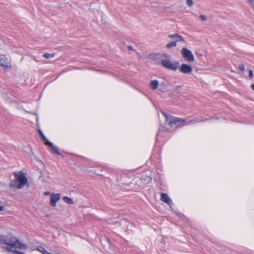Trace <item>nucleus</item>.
Here are the masks:
<instances>
[{
	"mask_svg": "<svg viewBox=\"0 0 254 254\" xmlns=\"http://www.w3.org/2000/svg\"><path fill=\"white\" fill-rule=\"evenodd\" d=\"M177 45V43L176 42L174 41H171V42H169L167 43L166 45V47L167 48L170 49L173 47H175Z\"/></svg>",
	"mask_w": 254,
	"mask_h": 254,
	"instance_id": "17",
	"label": "nucleus"
},
{
	"mask_svg": "<svg viewBox=\"0 0 254 254\" xmlns=\"http://www.w3.org/2000/svg\"><path fill=\"white\" fill-rule=\"evenodd\" d=\"M163 57L167 58V57H170V56H169V55H168V54H163Z\"/></svg>",
	"mask_w": 254,
	"mask_h": 254,
	"instance_id": "32",
	"label": "nucleus"
},
{
	"mask_svg": "<svg viewBox=\"0 0 254 254\" xmlns=\"http://www.w3.org/2000/svg\"><path fill=\"white\" fill-rule=\"evenodd\" d=\"M4 210V207L3 206H0V211H2Z\"/></svg>",
	"mask_w": 254,
	"mask_h": 254,
	"instance_id": "30",
	"label": "nucleus"
},
{
	"mask_svg": "<svg viewBox=\"0 0 254 254\" xmlns=\"http://www.w3.org/2000/svg\"><path fill=\"white\" fill-rule=\"evenodd\" d=\"M248 1L251 4L253 1L254 0H248Z\"/></svg>",
	"mask_w": 254,
	"mask_h": 254,
	"instance_id": "35",
	"label": "nucleus"
},
{
	"mask_svg": "<svg viewBox=\"0 0 254 254\" xmlns=\"http://www.w3.org/2000/svg\"><path fill=\"white\" fill-rule=\"evenodd\" d=\"M3 249L8 252H13L16 249H27V246L19 242V240L14 237H10L7 246L3 247Z\"/></svg>",
	"mask_w": 254,
	"mask_h": 254,
	"instance_id": "2",
	"label": "nucleus"
},
{
	"mask_svg": "<svg viewBox=\"0 0 254 254\" xmlns=\"http://www.w3.org/2000/svg\"><path fill=\"white\" fill-rule=\"evenodd\" d=\"M150 87L153 90H156L159 85V82L157 80H151L150 83Z\"/></svg>",
	"mask_w": 254,
	"mask_h": 254,
	"instance_id": "16",
	"label": "nucleus"
},
{
	"mask_svg": "<svg viewBox=\"0 0 254 254\" xmlns=\"http://www.w3.org/2000/svg\"><path fill=\"white\" fill-rule=\"evenodd\" d=\"M17 178V181L18 182V189H20L23 188L25 185H27L28 183V179L26 178L25 176H15Z\"/></svg>",
	"mask_w": 254,
	"mask_h": 254,
	"instance_id": "5",
	"label": "nucleus"
},
{
	"mask_svg": "<svg viewBox=\"0 0 254 254\" xmlns=\"http://www.w3.org/2000/svg\"><path fill=\"white\" fill-rule=\"evenodd\" d=\"M161 65L165 68L172 70H176L178 68L179 71L184 74H190L192 71V67L189 64L183 63L180 65L178 62L171 63L169 60H162Z\"/></svg>",
	"mask_w": 254,
	"mask_h": 254,
	"instance_id": "1",
	"label": "nucleus"
},
{
	"mask_svg": "<svg viewBox=\"0 0 254 254\" xmlns=\"http://www.w3.org/2000/svg\"><path fill=\"white\" fill-rule=\"evenodd\" d=\"M160 130H161V131H164H164H166L167 130V128H166V127H162L160 128Z\"/></svg>",
	"mask_w": 254,
	"mask_h": 254,
	"instance_id": "27",
	"label": "nucleus"
},
{
	"mask_svg": "<svg viewBox=\"0 0 254 254\" xmlns=\"http://www.w3.org/2000/svg\"><path fill=\"white\" fill-rule=\"evenodd\" d=\"M128 50H133V47L131 46H129L128 47Z\"/></svg>",
	"mask_w": 254,
	"mask_h": 254,
	"instance_id": "31",
	"label": "nucleus"
},
{
	"mask_svg": "<svg viewBox=\"0 0 254 254\" xmlns=\"http://www.w3.org/2000/svg\"><path fill=\"white\" fill-rule=\"evenodd\" d=\"M182 85H178L175 87L174 91L178 94L181 93L180 89L182 88Z\"/></svg>",
	"mask_w": 254,
	"mask_h": 254,
	"instance_id": "20",
	"label": "nucleus"
},
{
	"mask_svg": "<svg viewBox=\"0 0 254 254\" xmlns=\"http://www.w3.org/2000/svg\"><path fill=\"white\" fill-rule=\"evenodd\" d=\"M187 3L189 6H191L193 4L192 0H187Z\"/></svg>",
	"mask_w": 254,
	"mask_h": 254,
	"instance_id": "25",
	"label": "nucleus"
},
{
	"mask_svg": "<svg viewBox=\"0 0 254 254\" xmlns=\"http://www.w3.org/2000/svg\"><path fill=\"white\" fill-rule=\"evenodd\" d=\"M249 76L250 78H252L254 76L253 71L252 69H250L249 71Z\"/></svg>",
	"mask_w": 254,
	"mask_h": 254,
	"instance_id": "26",
	"label": "nucleus"
},
{
	"mask_svg": "<svg viewBox=\"0 0 254 254\" xmlns=\"http://www.w3.org/2000/svg\"><path fill=\"white\" fill-rule=\"evenodd\" d=\"M238 68L242 71L245 70V65L243 64H241L238 66Z\"/></svg>",
	"mask_w": 254,
	"mask_h": 254,
	"instance_id": "22",
	"label": "nucleus"
},
{
	"mask_svg": "<svg viewBox=\"0 0 254 254\" xmlns=\"http://www.w3.org/2000/svg\"><path fill=\"white\" fill-rule=\"evenodd\" d=\"M13 175H27L26 172H24L23 170L18 172H14Z\"/></svg>",
	"mask_w": 254,
	"mask_h": 254,
	"instance_id": "21",
	"label": "nucleus"
},
{
	"mask_svg": "<svg viewBox=\"0 0 254 254\" xmlns=\"http://www.w3.org/2000/svg\"><path fill=\"white\" fill-rule=\"evenodd\" d=\"M161 200L162 201L169 204L172 203V200L169 197L168 194L165 193H162L161 195Z\"/></svg>",
	"mask_w": 254,
	"mask_h": 254,
	"instance_id": "11",
	"label": "nucleus"
},
{
	"mask_svg": "<svg viewBox=\"0 0 254 254\" xmlns=\"http://www.w3.org/2000/svg\"><path fill=\"white\" fill-rule=\"evenodd\" d=\"M183 58L187 61L192 62L194 61L193 55L190 50L187 48H183L181 51Z\"/></svg>",
	"mask_w": 254,
	"mask_h": 254,
	"instance_id": "4",
	"label": "nucleus"
},
{
	"mask_svg": "<svg viewBox=\"0 0 254 254\" xmlns=\"http://www.w3.org/2000/svg\"><path fill=\"white\" fill-rule=\"evenodd\" d=\"M161 113L165 117L166 121L168 123V125L171 127L184 126L186 123L185 119L169 115L167 113H165L163 111H161Z\"/></svg>",
	"mask_w": 254,
	"mask_h": 254,
	"instance_id": "3",
	"label": "nucleus"
},
{
	"mask_svg": "<svg viewBox=\"0 0 254 254\" xmlns=\"http://www.w3.org/2000/svg\"><path fill=\"white\" fill-rule=\"evenodd\" d=\"M61 194L60 193H52L50 195V204L53 207L56 206V203L60 199Z\"/></svg>",
	"mask_w": 254,
	"mask_h": 254,
	"instance_id": "6",
	"label": "nucleus"
},
{
	"mask_svg": "<svg viewBox=\"0 0 254 254\" xmlns=\"http://www.w3.org/2000/svg\"><path fill=\"white\" fill-rule=\"evenodd\" d=\"M199 18L202 21H205L207 19V16L204 15H200Z\"/></svg>",
	"mask_w": 254,
	"mask_h": 254,
	"instance_id": "24",
	"label": "nucleus"
},
{
	"mask_svg": "<svg viewBox=\"0 0 254 254\" xmlns=\"http://www.w3.org/2000/svg\"><path fill=\"white\" fill-rule=\"evenodd\" d=\"M64 200L68 204H72L73 203V200L67 196H64L63 198Z\"/></svg>",
	"mask_w": 254,
	"mask_h": 254,
	"instance_id": "19",
	"label": "nucleus"
},
{
	"mask_svg": "<svg viewBox=\"0 0 254 254\" xmlns=\"http://www.w3.org/2000/svg\"><path fill=\"white\" fill-rule=\"evenodd\" d=\"M169 37L171 39H172L173 41L176 42V43L177 42L184 41V39L182 38V37L177 33L169 35Z\"/></svg>",
	"mask_w": 254,
	"mask_h": 254,
	"instance_id": "10",
	"label": "nucleus"
},
{
	"mask_svg": "<svg viewBox=\"0 0 254 254\" xmlns=\"http://www.w3.org/2000/svg\"><path fill=\"white\" fill-rule=\"evenodd\" d=\"M44 194L45 195H51V194L50 193V192H49V191H45L44 192Z\"/></svg>",
	"mask_w": 254,
	"mask_h": 254,
	"instance_id": "29",
	"label": "nucleus"
},
{
	"mask_svg": "<svg viewBox=\"0 0 254 254\" xmlns=\"http://www.w3.org/2000/svg\"><path fill=\"white\" fill-rule=\"evenodd\" d=\"M43 254H51L46 251Z\"/></svg>",
	"mask_w": 254,
	"mask_h": 254,
	"instance_id": "34",
	"label": "nucleus"
},
{
	"mask_svg": "<svg viewBox=\"0 0 254 254\" xmlns=\"http://www.w3.org/2000/svg\"><path fill=\"white\" fill-rule=\"evenodd\" d=\"M38 250L40 252L42 253V254H43L46 251V250H45L44 248H43L42 246L38 247Z\"/></svg>",
	"mask_w": 254,
	"mask_h": 254,
	"instance_id": "23",
	"label": "nucleus"
},
{
	"mask_svg": "<svg viewBox=\"0 0 254 254\" xmlns=\"http://www.w3.org/2000/svg\"><path fill=\"white\" fill-rule=\"evenodd\" d=\"M13 253H15V254H25L23 253H22V252H19V251H17L16 250L13 251Z\"/></svg>",
	"mask_w": 254,
	"mask_h": 254,
	"instance_id": "28",
	"label": "nucleus"
},
{
	"mask_svg": "<svg viewBox=\"0 0 254 254\" xmlns=\"http://www.w3.org/2000/svg\"><path fill=\"white\" fill-rule=\"evenodd\" d=\"M251 5L254 8V1L251 3Z\"/></svg>",
	"mask_w": 254,
	"mask_h": 254,
	"instance_id": "36",
	"label": "nucleus"
},
{
	"mask_svg": "<svg viewBox=\"0 0 254 254\" xmlns=\"http://www.w3.org/2000/svg\"><path fill=\"white\" fill-rule=\"evenodd\" d=\"M251 88L254 90V84H252L251 85Z\"/></svg>",
	"mask_w": 254,
	"mask_h": 254,
	"instance_id": "33",
	"label": "nucleus"
},
{
	"mask_svg": "<svg viewBox=\"0 0 254 254\" xmlns=\"http://www.w3.org/2000/svg\"><path fill=\"white\" fill-rule=\"evenodd\" d=\"M158 55H159V54H156L155 56H158Z\"/></svg>",
	"mask_w": 254,
	"mask_h": 254,
	"instance_id": "37",
	"label": "nucleus"
},
{
	"mask_svg": "<svg viewBox=\"0 0 254 254\" xmlns=\"http://www.w3.org/2000/svg\"><path fill=\"white\" fill-rule=\"evenodd\" d=\"M10 237L7 236L0 235V243L7 245Z\"/></svg>",
	"mask_w": 254,
	"mask_h": 254,
	"instance_id": "15",
	"label": "nucleus"
},
{
	"mask_svg": "<svg viewBox=\"0 0 254 254\" xmlns=\"http://www.w3.org/2000/svg\"><path fill=\"white\" fill-rule=\"evenodd\" d=\"M38 132L41 137V140L44 141V144L45 145H46L48 143L50 142L48 139V138L45 136L43 131L41 129H38Z\"/></svg>",
	"mask_w": 254,
	"mask_h": 254,
	"instance_id": "14",
	"label": "nucleus"
},
{
	"mask_svg": "<svg viewBox=\"0 0 254 254\" xmlns=\"http://www.w3.org/2000/svg\"><path fill=\"white\" fill-rule=\"evenodd\" d=\"M152 180V178L150 176H141L140 178V183H139L140 186H144L150 183Z\"/></svg>",
	"mask_w": 254,
	"mask_h": 254,
	"instance_id": "7",
	"label": "nucleus"
},
{
	"mask_svg": "<svg viewBox=\"0 0 254 254\" xmlns=\"http://www.w3.org/2000/svg\"><path fill=\"white\" fill-rule=\"evenodd\" d=\"M46 145L48 146L50 148L53 153L57 155L63 156L62 154L59 152L58 148L57 146L54 145L53 143L50 142Z\"/></svg>",
	"mask_w": 254,
	"mask_h": 254,
	"instance_id": "9",
	"label": "nucleus"
},
{
	"mask_svg": "<svg viewBox=\"0 0 254 254\" xmlns=\"http://www.w3.org/2000/svg\"><path fill=\"white\" fill-rule=\"evenodd\" d=\"M207 120H208V119L207 118H205L204 119H201V118L195 119L190 120L188 122H187L186 121V123L185 124V125H189V124H195L196 123L205 122V121H207Z\"/></svg>",
	"mask_w": 254,
	"mask_h": 254,
	"instance_id": "13",
	"label": "nucleus"
},
{
	"mask_svg": "<svg viewBox=\"0 0 254 254\" xmlns=\"http://www.w3.org/2000/svg\"><path fill=\"white\" fill-rule=\"evenodd\" d=\"M55 54H48V53H45L43 55V57L46 59H50L52 58L55 57Z\"/></svg>",
	"mask_w": 254,
	"mask_h": 254,
	"instance_id": "18",
	"label": "nucleus"
},
{
	"mask_svg": "<svg viewBox=\"0 0 254 254\" xmlns=\"http://www.w3.org/2000/svg\"><path fill=\"white\" fill-rule=\"evenodd\" d=\"M18 182L17 181V178L15 177L14 180L11 181L9 184V187L14 190L18 189Z\"/></svg>",
	"mask_w": 254,
	"mask_h": 254,
	"instance_id": "12",
	"label": "nucleus"
},
{
	"mask_svg": "<svg viewBox=\"0 0 254 254\" xmlns=\"http://www.w3.org/2000/svg\"><path fill=\"white\" fill-rule=\"evenodd\" d=\"M0 65L5 68H8L9 66L8 60L4 55H1L0 56Z\"/></svg>",
	"mask_w": 254,
	"mask_h": 254,
	"instance_id": "8",
	"label": "nucleus"
}]
</instances>
